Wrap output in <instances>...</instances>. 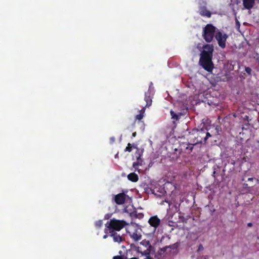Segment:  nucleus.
Masks as SVG:
<instances>
[{
    "mask_svg": "<svg viewBox=\"0 0 259 259\" xmlns=\"http://www.w3.org/2000/svg\"><path fill=\"white\" fill-rule=\"evenodd\" d=\"M213 51L212 45L206 44L203 46L202 51L200 54L199 63L208 72H211L214 67L212 61Z\"/></svg>",
    "mask_w": 259,
    "mask_h": 259,
    "instance_id": "1",
    "label": "nucleus"
},
{
    "mask_svg": "<svg viewBox=\"0 0 259 259\" xmlns=\"http://www.w3.org/2000/svg\"><path fill=\"white\" fill-rule=\"evenodd\" d=\"M199 13L201 16L207 18H210L211 16V13L207 9L205 6H200L199 7Z\"/></svg>",
    "mask_w": 259,
    "mask_h": 259,
    "instance_id": "10",
    "label": "nucleus"
},
{
    "mask_svg": "<svg viewBox=\"0 0 259 259\" xmlns=\"http://www.w3.org/2000/svg\"><path fill=\"white\" fill-rule=\"evenodd\" d=\"M144 100L146 102V104L144 107H149L152 104V97H151V92L148 91L147 92H146L145 94V98Z\"/></svg>",
    "mask_w": 259,
    "mask_h": 259,
    "instance_id": "12",
    "label": "nucleus"
},
{
    "mask_svg": "<svg viewBox=\"0 0 259 259\" xmlns=\"http://www.w3.org/2000/svg\"><path fill=\"white\" fill-rule=\"evenodd\" d=\"M247 226H248V227H252V224L251 223H248L247 224Z\"/></svg>",
    "mask_w": 259,
    "mask_h": 259,
    "instance_id": "30",
    "label": "nucleus"
},
{
    "mask_svg": "<svg viewBox=\"0 0 259 259\" xmlns=\"http://www.w3.org/2000/svg\"><path fill=\"white\" fill-rule=\"evenodd\" d=\"M110 234L109 236L113 237V240L115 242L120 243L122 241V237L116 232L108 233Z\"/></svg>",
    "mask_w": 259,
    "mask_h": 259,
    "instance_id": "13",
    "label": "nucleus"
},
{
    "mask_svg": "<svg viewBox=\"0 0 259 259\" xmlns=\"http://www.w3.org/2000/svg\"><path fill=\"white\" fill-rule=\"evenodd\" d=\"M203 249V245L201 244H199L198 246V251H199L202 250Z\"/></svg>",
    "mask_w": 259,
    "mask_h": 259,
    "instance_id": "27",
    "label": "nucleus"
},
{
    "mask_svg": "<svg viewBox=\"0 0 259 259\" xmlns=\"http://www.w3.org/2000/svg\"><path fill=\"white\" fill-rule=\"evenodd\" d=\"M140 244L143 245L145 248H152V246L151 245L149 241L146 240V239L142 240Z\"/></svg>",
    "mask_w": 259,
    "mask_h": 259,
    "instance_id": "19",
    "label": "nucleus"
},
{
    "mask_svg": "<svg viewBox=\"0 0 259 259\" xmlns=\"http://www.w3.org/2000/svg\"><path fill=\"white\" fill-rule=\"evenodd\" d=\"M140 164L139 162H135L133 163V166L136 168H137V166H138Z\"/></svg>",
    "mask_w": 259,
    "mask_h": 259,
    "instance_id": "26",
    "label": "nucleus"
},
{
    "mask_svg": "<svg viewBox=\"0 0 259 259\" xmlns=\"http://www.w3.org/2000/svg\"><path fill=\"white\" fill-rule=\"evenodd\" d=\"M253 180V178H249L248 179V181H252Z\"/></svg>",
    "mask_w": 259,
    "mask_h": 259,
    "instance_id": "35",
    "label": "nucleus"
},
{
    "mask_svg": "<svg viewBox=\"0 0 259 259\" xmlns=\"http://www.w3.org/2000/svg\"><path fill=\"white\" fill-rule=\"evenodd\" d=\"M170 113L172 118L175 119L176 120L179 119V115L177 114L174 111L171 110Z\"/></svg>",
    "mask_w": 259,
    "mask_h": 259,
    "instance_id": "21",
    "label": "nucleus"
},
{
    "mask_svg": "<svg viewBox=\"0 0 259 259\" xmlns=\"http://www.w3.org/2000/svg\"><path fill=\"white\" fill-rule=\"evenodd\" d=\"M136 251L140 253L142 256H145L144 259H149L148 258H152L150 256V253L152 248H146V249L143 248L141 247H136Z\"/></svg>",
    "mask_w": 259,
    "mask_h": 259,
    "instance_id": "6",
    "label": "nucleus"
},
{
    "mask_svg": "<svg viewBox=\"0 0 259 259\" xmlns=\"http://www.w3.org/2000/svg\"><path fill=\"white\" fill-rule=\"evenodd\" d=\"M127 225V223L124 220L112 219L105 224L104 232L105 234H108V233L119 231Z\"/></svg>",
    "mask_w": 259,
    "mask_h": 259,
    "instance_id": "2",
    "label": "nucleus"
},
{
    "mask_svg": "<svg viewBox=\"0 0 259 259\" xmlns=\"http://www.w3.org/2000/svg\"><path fill=\"white\" fill-rule=\"evenodd\" d=\"M133 246H134V245L133 244H131V247H132Z\"/></svg>",
    "mask_w": 259,
    "mask_h": 259,
    "instance_id": "37",
    "label": "nucleus"
},
{
    "mask_svg": "<svg viewBox=\"0 0 259 259\" xmlns=\"http://www.w3.org/2000/svg\"><path fill=\"white\" fill-rule=\"evenodd\" d=\"M149 259H153V258H148Z\"/></svg>",
    "mask_w": 259,
    "mask_h": 259,
    "instance_id": "38",
    "label": "nucleus"
},
{
    "mask_svg": "<svg viewBox=\"0 0 259 259\" xmlns=\"http://www.w3.org/2000/svg\"><path fill=\"white\" fill-rule=\"evenodd\" d=\"M95 225L98 229L100 228L103 225V222L102 220H98L95 222Z\"/></svg>",
    "mask_w": 259,
    "mask_h": 259,
    "instance_id": "22",
    "label": "nucleus"
},
{
    "mask_svg": "<svg viewBox=\"0 0 259 259\" xmlns=\"http://www.w3.org/2000/svg\"><path fill=\"white\" fill-rule=\"evenodd\" d=\"M211 135L209 133L207 132L205 129H200L196 132V137H195V142L197 144H205L206 140Z\"/></svg>",
    "mask_w": 259,
    "mask_h": 259,
    "instance_id": "4",
    "label": "nucleus"
},
{
    "mask_svg": "<svg viewBox=\"0 0 259 259\" xmlns=\"http://www.w3.org/2000/svg\"><path fill=\"white\" fill-rule=\"evenodd\" d=\"M149 225L154 229V231L159 226L161 221L157 215H154L150 217L148 220Z\"/></svg>",
    "mask_w": 259,
    "mask_h": 259,
    "instance_id": "7",
    "label": "nucleus"
},
{
    "mask_svg": "<svg viewBox=\"0 0 259 259\" xmlns=\"http://www.w3.org/2000/svg\"><path fill=\"white\" fill-rule=\"evenodd\" d=\"M177 244L174 243L172 244L166 245L162 248H160L158 250V254L161 256L163 255L167 249H174L177 247Z\"/></svg>",
    "mask_w": 259,
    "mask_h": 259,
    "instance_id": "11",
    "label": "nucleus"
},
{
    "mask_svg": "<svg viewBox=\"0 0 259 259\" xmlns=\"http://www.w3.org/2000/svg\"><path fill=\"white\" fill-rule=\"evenodd\" d=\"M131 238L135 241H138L142 238V235L139 229L136 228L133 232H128Z\"/></svg>",
    "mask_w": 259,
    "mask_h": 259,
    "instance_id": "9",
    "label": "nucleus"
},
{
    "mask_svg": "<svg viewBox=\"0 0 259 259\" xmlns=\"http://www.w3.org/2000/svg\"><path fill=\"white\" fill-rule=\"evenodd\" d=\"M131 215L132 217L141 219L144 217V214L142 212H138L137 210L133 211L131 213Z\"/></svg>",
    "mask_w": 259,
    "mask_h": 259,
    "instance_id": "17",
    "label": "nucleus"
},
{
    "mask_svg": "<svg viewBox=\"0 0 259 259\" xmlns=\"http://www.w3.org/2000/svg\"><path fill=\"white\" fill-rule=\"evenodd\" d=\"M194 143L193 144H189L186 149L189 150L190 152H191L193 149L194 145L197 144V143H196L195 141H194Z\"/></svg>",
    "mask_w": 259,
    "mask_h": 259,
    "instance_id": "23",
    "label": "nucleus"
},
{
    "mask_svg": "<svg viewBox=\"0 0 259 259\" xmlns=\"http://www.w3.org/2000/svg\"><path fill=\"white\" fill-rule=\"evenodd\" d=\"M132 136L133 137H135L136 136V132H134L133 133Z\"/></svg>",
    "mask_w": 259,
    "mask_h": 259,
    "instance_id": "34",
    "label": "nucleus"
},
{
    "mask_svg": "<svg viewBox=\"0 0 259 259\" xmlns=\"http://www.w3.org/2000/svg\"><path fill=\"white\" fill-rule=\"evenodd\" d=\"M170 239V237L168 235H164L162 236L160 240V243L161 245H165L169 243V241Z\"/></svg>",
    "mask_w": 259,
    "mask_h": 259,
    "instance_id": "15",
    "label": "nucleus"
},
{
    "mask_svg": "<svg viewBox=\"0 0 259 259\" xmlns=\"http://www.w3.org/2000/svg\"><path fill=\"white\" fill-rule=\"evenodd\" d=\"M214 37L217 40L218 45L220 48L222 49L226 48V41L228 38L227 34L220 30L217 29Z\"/></svg>",
    "mask_w": 259,
    "mask_h": 259,
    "instance_id": "5",
    "label": "nucleus"
},
{
    "mask_svg": "<svg viewBox=\"0 0 259 259\" xmlns=\"http://www.w3.org/2000/svg\"><path fill=\"white\" fill-rule=\"evenodd\" d=\"M127 196L124 193H119L114 196L115 202L118 205H121L125 203Z\"/></svg>",
    "mask_w": 259,
    "mask_h": 259,
    "instance_id": "8",
    "label": "nucleus"
},
{
    "mask_svg": "<svg viewBox=\"0 0 259 259\" xmlns=\"http://www.w3.org/2000/svg\"><path fill=\"white\" fill-rule=\"evenodd\" d=\"M145 111V107H143L141 110H140V113L136 115V119L139 120H141L144 116Z\"/></svg>",
    "mask_w": 259,
    "mask_h": 259,
    "instance_id": "18",
    "label": "nucleus"
},
{
    "mask_svg": "<svg viewBox=\"0 0 259 259\" xmlns=\"http://www.w3.org/2000/svg\"><path fill=\"white\" fill-rule=\"evenodd\" d=\"M232 163L234 164H235V161H232Z\"/></svg>",
    "mask_w": 259,
    "mask_h": 259,
    "instance_id": "36",
    "label": "nucleus"
},
{
    "mask_svg": "<svg viewBox=\"0 0 259 259\" xmlns=\"http://www.w3.org/2000/svg\"><path fill=\"white\" fill-rule=\"evenodd\" d=\"M141 156V154H139V156H138V157H137L138 160H139V159H140Z\"/></svg>",
    "mask_w": 259,
    "mask_h": 259,
    "instance_id": "33",
    "label": "nucleus"
},
{
    "mask_svg": "<svg viewBox=\"0 0 259 259\" xmlns=\"http://www.w3.org/2000/svg\"><path fill=\"white\" fill-rule=\"evenodd\" d=\"M217 28L211 24H207L203 28L202 36L207 42H210L215 37Z\"/></svg>",
    "mask_w": 259,
    "mask_h": 259,
    "instance_id": "3",
    "label": "nucleus"
},
{
    "mask_svg": "<svg viewBox=\"0 0 259 259\" xmlns=\"http://www.w3.org/2000/svg\"><path fill=\"white\" fill-rule=\"evenodd\" d=\"M110 217V214H106V215H105V218H105V219H106V220H108V219H109Z\"/></svg>",
    "mask_w": 259,
    "mask_h": 259,
    "instance_id": "28",
    "label": "nucleus"
},
{
    "mask_svg": "<svg viewBox=\"0 0 259 259\" xmlns=\"http://www.w3.org/2000/svg\"><path fill=\"white\" fill-rule=\"evenodd\" d=\"M255 3V0H243V5L245 9L250 10L251 9Z\"/></svg>",
    "mask_w": 259,
    "mask_h": 259,
    "instance_id": "14",
    "label": "nucleus"
},
{
    "mask_svg": "<svg viewBox=\"0 0 259 259\" xmlns=\"http://www.w3.org/2000/svg\"><path fill=\"white\" fill-rule=\"evenodd\" d=\"M126 259H138V258L136 257H131V258H128L126 256Z\"/></svg>",
    "mask_w": 259,
    "mask_h": 259,
    "instance_id": "32",
    "label": "nucleus"
},
{
    "mask_svg": "<svg viewBox=\"0 0 259 259\" xmlns=\"http://www.w3.org/2000/svg\"><path fill=\"white\" fill-rule=\"evenodd\" d=\"M245 71L249 76L252 75V69L249 67H245Z\"/></svg>",
    "mask_w": 259,
    "mask_h": 259,
    "instance_id": "24",
    "label": "nucleus"
},
{
    "mask_svg": "<svg viewBox=\"0 0 259 259\" xmlns=\"http://www.w3.org/2000/svg\"><path fill=\"white\" fill-rule=\"evenodd\" d=\"M110 140L111 143H113L115 141V138L114 137H111Z\"/></svg>",
    "mask_w": 259,
    "mask_h": 259,
    "instance_id": "29",
    "label": "nucleus"
},
{
    "mask_svg": "<svg viewBox=\"0 0 259 259\" xmlns=\"http://www.w3.org/2000/svg\"><path fill=\"white\" fill-rule=\"evenodd\" d=\"M119 253L120 254L119 255L114 256L113 257V259H126V255H125L124 254H121L122 251H119Z\"/></svg>",
    "mask_w": 259,
    "mask_h": 259,
    "instance_id": "20",
    "label": "nucleus"
},
{
    "mask_svg": "<svg viewBox=\"0 0 259 259\" xmlns=\"http://www.w3.org/2000/svg\"><path fill=\"white\" fill-rule=\"evenodd\" d=\"M132 150V145L130 143H128L127 144V146H126V147L125 148V150H124V151L126 152H131Z\"/></svg>",
    "mask_w": 259,
    "mask_h": 259,
    "instance_id": "25",
    "label": "nucleus"
},
{
    "mask_svg": "<svg viewBox=\"0 0 259 259\" xmlns=\"http://www.w3.org/2000/svg\"><path fill=\"white\" fill-rule=\"evenodd\" d=\"M127 179L133 182H136L139 180L138 176L134 172L128 174L127 175Z\"/></svg>",
    "mask_w": 259,
    "mask_h": 259,
    "instance_id": "16",
    "label": "nucleus"
},
{
    "mask_svg": "<svg viewBox=\"0 0 259 259\" xmlns=\"http://www.w3.org/2000/svg\"><path fill=\"white\" fill-rule=\"evenodd\" d=\"M107 237H108V235H107V234H106L105 235H104L103 236V238L104 239H106V238H107Z\"/></svg>",
    "mask_w": 259,
    "mask_h": 259,
    "instance_id": "31",
    "label": "nucleus"
}]
</instances>
